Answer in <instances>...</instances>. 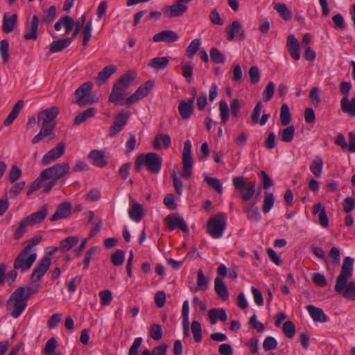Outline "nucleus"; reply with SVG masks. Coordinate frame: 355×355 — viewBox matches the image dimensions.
Returning a JSON list of instances; mask_svg holds the SVG:
<instances>
[{
	"label": "nucleus",
	"instance_id": "50",
	"mask_svg": "<svg viewBox=\"0 0 355 355\" xmlns=\"http://www.w3.org/2000/svg\"><path fill=\"white\" fill-rule=\"evenodd\" d=\"M211 60L216 64L223 63L225 60V56L216 47H212L210 50Z\"/></svg>",
	"mask_w": 355,
	"mask_h": 355
},
{
	"label": "nucleus",
	"instance_id": "37",
	"mask_svg": "<svg viewBox=\"0 0 355 355\" xmlns=\"http://www.w3.org/2000/svg\"><path fill=\"white\" fill-rule=\"evenodd\" d=\"M244 211L250 220L259 221L261 218L259 209L255 206V204H248L244 208Z\"/></svg>",
	"mask_w": 355,
	"mask_h": 355
},
{
	"label": "nucleus",
	"instance_id": "24",
	"mask_svg": "<svg viewBox=\"0 0 355 355\" xmlns=\"http://www.w3.org/2000/svg\"><path fill=\"white\" fill-rule=\"evenodd\" d=\"M125 91L114 84L111 94L109 96V102L114 104L123 105Z\"/></svg>",
	"mask_w": 355,
	"mask_h": 355
},
{
	"label": "nucleus",
	"instance_id": "35",
	"mask_svg": "<svg viewBox=\"0 0 355 355\" xmlns=\"http://www.w3.org/2000/svg\"><path fill=\"white\" fill-rule=\"evenodd\" d=\"M130 217L135 222L141 220L144 215V209L141 205L135 202L131 205L129 211Z\"/></svg>",
	"mask_w": 355,
	"mask_h": 355
},
{
	"label": "nucleus",
	"instance_id": "26",
	"mask_svg": "<svg viewBox=\"0 0 355 355\" xmlns=\"http://www.w3.org/2000/svg\"><path fill=\"white\" fill-rule=\"evenodd\" d=\"M117 68L115 65L110 64L106 66L101 70L98 73L97 77L96 78V83L101 85L104 84L107 80L116 72Z\"/></svg>",
	"mask_w": 355,
	"mask_h": 355
},
{
	"label": "nucleus",
	"instance_id": "57",
	"mask_svg": "<svg viewBox=\"0 0 355 355\" xmlns=\"http://www.w3.org/2000/svg\"><path fill=\"white\" fill-rule=\"evenodd\" d=\"M205 181L218 193H221L223 192L222 184L217 178L206 176Z\"/></svg>",
	"mask_w": 355,
	"mask_h": 355
},
{
	"label": "nucleus",
	"instance_id": "62",
	"mask_svg": "<svg viewBox=\"0 0 355 355\" xmlns=\"http://www.w3.org/2000/svg\"><path fill=\"white\" fill-rule=\"evenodd\" d=\"M274 92L275 84L272 82H269L262 94L263 101H270L272 98Z\"/></svg>",
	"mask_w": 355,
	"mask_h": 355
},
{
	"label": "nucleus",
	"instance_id": "3",
	"mask_svg": "<svg viewBox=\"0 0 355 355\" xmlns=\"http://www.w3.org/2000/svg\"><path fill=\"white\" fill-rule=\"evenodd\" d=\"M27 306V302L23 297V289L17 288L10 296L6 304V309L10 311L14 318H17Z\"/></svg>",
	"mask_w": 355,
	"mask_h": 355
},
{
	"label": "nucleus",
	"instance_id": "49",
	"mask_svg": "<svg viewBox=\"0 0 355 355\" xmlns=\"http://www.w3.org/2000/svg\"><path fill=\"white\" fill-rule=\"evenodd\" d=\"M219 111L221 121L223 124H225L229 119L230 110L227 103L225 101H220L219 103Z\"/></svg>",
	"mask_w": 355,
	"mask_h": 355
},
{
	"label": "nucleus",
	"instance_id": "16",
	"mask_svg": "<svg viewBox=\"0 0 355 355\" xmlns=\"http://www.w3.org/2000/svg\"><path fill=\"white\" fill-rule=\"evenodd\" d=\"M137 76L135 71L129 70L116 80L114 84L126 92L127 89L133 84Z\"/></svg>",
	"mask_w": 355,
	"mask_h": 355
},
{
	"label": "nucleus",
	"instance_id": "21",
	"mask_svg": "<svg viewBox=\"0 0 355 355\" xmlns=\"http://www.w3.org/2000/svg\"><path fill=\"white\" fill-rule=\"evenodd\" d=\"M88 158L94 166L100 168L105 167L107 164L105 159V153L102 150H92L88 155Z\"/></svg>",
	"mask_w": 355,
	"mask_h": 355
},
{
	"label": "nucleus",
	"instance_id": "34",
	"mask_svg": "<svg viewBox=\"0 0 355 355\" xmlns=\"http://www.w3.org/2000/svg\"><path fill=\"white\" fill-rule=\"evenodd\" d=\"M168 57H156L153 58L148 63V67L156 70L164 69L169 64Z\"/></svg>",
	"mask_w": 355,
	"mask_h": 355
},
{
	"label": "nucleus",
	"instance_id": "36",
	"mask_svg": "<svg viewBox=\"0 0 355 355\" xmlns=\"http://www.w3.org/2000/svg\"><path fill=\"white\" fill-rule=\"evenodd\" d=\"M39 25V18L37 15H33L31 21L30 33L24 35L26 40H36L37 37V30Z\"/></svg>",
	"mask_w": 355,
	"mask_h": 355
},
{
	"label": "nucleus",
	"instance_id": "25",
	"mask_svg": "<svg viewBox=\"0 0 355 355\" xmlns=\"http://www.w3.org/2000/svg\"><path fill=\"white\" fill-rule=\"evenodd\" d=\"M340 108L343 113L355 116V97L349 99V97L343 96L340 101Z\"/></svg>",
	"mask_w": 355,
	"mask_h": 355
},
{
	"label": "nucleus",
	"instance_id": "54",
	"mask_svg": "<svg viewBox=\"0 0 355 355\" xmlns=\"http://www.w3.org/2000/svg\"><path fill=\"white\" fill-rule=\"evenodd\" d=\"M93 28L92 20L90 19L85 26L83 28V45L86 46L92 37V31Z\"/></svg>",
	"mask_w": 355,
	"mask_h": 355
},
{
	"label": "nucleus",
	"instance_id": "28",
	"mask_svg": "<svg viewBox=\"0 0 355 355\" xmlns=\"http://www.w3.org/2000/svg\"><path fill=\"white\" fill-rule=\"evenodd\" d=\"M306 309L315 322H325L327 321V315L322 309L313 305H307Z\"/></svg>",
	"mask_w": 355,
	"mask_h": 355
},
{
	"label": "nucleus",
	"instance_id": "55",
	"mask_svg": "<svg viewBox=\"0 0 355 355\" xmlns=\"http://www.w3.org/2000/svg\"><path fill=\"white\" fill-rule=\"evenodd\" d=\"M282 330L287 338H292L295 334V326L292 321L288 320L284 323Z\"/></svg>",
	"mask_w": 355,
	"mask_h": 355
},
{
	"label": "nucleus",
	"instance_id": "58",
	"mask_svg": "<svg viewBox=\"0 0 355 355\" xmlns=\"http://www.w3.org/2000/svg\"><path fill=\"white\" fill-rule=\"evenodd\" d=\"M58 342L54 338H51L45 344L44 354L45 355H52L54 354Z\"/></svg>",
	"mask_w": 355,
	"mask_h": 355
},
{
	"label": "nucleus",
	"instance_id": "41",
	"mask_svg": "<svg viewBox=\"0 0 355 355\" xmlns=\"http://www.w3.org/2000/svg\"><path fill=\"white\" fill-rule=\"evenodd\" d=\"M274 8L284 20L288 21L291 19V12L284 3H275Z\"/></svg>",
	"mask_w": 355,
	"mask_h": 355
},
{
	"label": "nucleus",
	"instance_id": "32",
	"mask_svg": "<svg viewBox=\"0 0 355 355\" xmlns=\"http://www.w3.org/2000/svg\"><path fill=\"white\" fill-rule=\"evenodd\" d=\"M160 141L163 144V148H166V149L168 148L171 146V137L168 134H164V133L158 134L155 137L153 143V146L155 149L159 150L162 148Z\"/></svg>",
	"mask_w": 355,
	"mask_h": 355
},
{
	"label": "nucleus",
	"instance_id": "46",
	"mask_svg": "<svg viewBox=\"0 0 355 355\" xmlns=\"http://www.w3.org/2000/svg\"><path fill=\"white\" fill-rule=\"evenodd\" d=\"M295 131V127L293 125L284 128L280 133L282 141L286 143L291 142L294 137Z\"/></svg>",
	"mask_w": 355,
	"mask_h": 355
},
{
	"label": "nucleus",
	"instance_id": "30",
	"mask_svg": "<svg viewBox=\"0 0 355 355\" xmlns=\"http://www.w3.org/2000/svg\"><path fill=\"white\" fill-rule=\"evenodd\" d=\"M24 105V103L23 100H19L16 104L12 107L11 112L7 116V118L3 121V125L5 126H9L12 123V122L15 121V119L17 117L18 114H19L21 110Z\"/></svg>",
	"mask_w": 355,
	"mask_h": 355
},
{
	"label": "nucleus",
	"instance_id": "15",
	"mask_svg": "<svg viewBox=\"0 0 355 355\" xmlns=\"http://www.w3.org/2000/svg\"><path fill=\"white\" fill-rule=\"evenodd\" d=\"M72 204L70 202H64L58 205L54 214L50 218L51 222L68 218L72 213Z\"/></svg>",
	"mask_w": 355,
	"mask_h": 355
},
{
	"label": "nucleus",
	"instance_id": "61",
	"mask_svg": "<svg viewBox=\"0 0 355 355\" xmlns=\"http://www.w3.org/2000/svg\"><path fill=\"white\" fill-rule=\"evenodd\" d=\"M9 44L6 40L0 42V53L1 55L3 63H6L9 58Z\"/></svg>",
	"mask_w": 355,
	"mask_h": 355
},
{
	"label": "nucleus",
	"instance_id": "39",
	"mask_svg": "<svg viewBox=\"0 0 355 355\" xmlns=\"http://www.w3.org/2000/svg\"><path fill=\"white\" fill-rule=\"evenodd\" d=\"M241 30V24L238 21H234L230 28H227V38L229 41H232L235 38L236 33H239Z\"/></svg>",
	"mask_w": 355,
	"mask_h": 355
},
{
	"label": "nucleus",
	"instance_id": "56",
	"mask_svg": "<svg viewBox=\"0 0 355 355\" xmlns=\"http://www.w3.org/2000/svg\"><path fill=\"white\" fill-rule=\"evenodd\" d=\"M30 226L25 218L21 220L19 223V227L16 229L13 237L15 240L21 239L26 232V227Z\"/></svg>",
	"mask_w": 355,
	"mask_h": 355
},
{
	"label": "nucleus",
	"instance_id": "4",
	"mask_svg": "<svg viewBox=\"0 0 355 355\" xmlns=\"http://www.w3.org/2000/svg\"><path fill=\"white\" fill-rule=\"evenodd\" d=\"M93 83L85 82L81 85L75 92L73 103L80 107H85L97 102V98L92 93Z\"/></svg>",
	"mask_w": 355,
	"mask_h": 355
},
{
	"label": "nucleus",
	"instance_id": "1",
	"mask_svg": "<svg viewBox=\"0 0 355 355\" xmlns=\"http://www.w3.org/2000/svg\"><path fill=\"white\" fill-rule=\"evenodd\" d=\"M354 259L347 257L344 259L341 272L336 278L335 291L347 300H355V282L348 279L353 275Z\"/></svg>",
	"mask_w": 355,
	"mask_h": 355
},
{
	"label": "nucleus",
	"instance_id": "33",
	"mask_svg": "<svg viewBox=\"0 0 355 355\" xmlns=\"http://www.w3.org/2000/svg\"><path fill=\"white\" fill-rule=\"evenodd\" d=\"M96 114V110L94 107H89L87 110L79 112L74 119V125H80L89 118L94 117Z\"/></svg>",
	"mask_w": 355,
	"mask_h": 355
},
{
	"label": "nucleus",
	"instance_id": "48",
	"mask_svg": "<svg viewBox=\"0 0 355 355\" xmlns=\"http://www.w3.org/2000/svg\"><path fill=\"white\" fill-rule=\"evenodd\" d=\"M191 331L193 335V339L196 343L202 340V327L198 321L194 320L191 323Z\"/></svg>",
	"mask_w": 355,
	"mask_h": 355
},
{
	"label": "nucleus",
	"instance_id": "44",
	"mask_svg": "<svg viewBox=\"0 0 355 355\" xmlns=\"http://www.w3.org/2000/svg\"><path fill=\"white\" fill-rule=\"evenodd\" d=\"M153 86V81H147L144 85H141L137 88L135 91V93L138 96V97L141 99L144 97L146 96L149 92L152 89Z\"/></svg>",
	"mask_w": 355,
	"mask_h": 355
},
{
	"label": "nucleus",
	"instance_id": "52",
	"mask_svg": "<svg viewBox=\"0 0 355 355\" xmlns=\"http://www.w3.org/2000/svg\"><path fill=\"white\" fill-rule=\"evenodd\" d=\"M56 16V7L51 6L49 9L44 11L42 21L46 24H50L55 19Z\"/></svg>",
	"mask_w": 355,
	"mask_h": 355
},
{
	"label": "nucleus",
	"instance_id": "45",
	"mask_svg": "<svg viewBox=\"0 0 355 355\" xmlns=\"http://www.w3.org/2000/svg\"><path fill=\"white\" fill-rule=\"evenodd\" d=\"M201 44V40L200 39H195L191 41L190 44L188 46L186 50V55L189 58H193L198 51Z\"/></svg>",
	"mask_w": 355,
	"mask_h": 355
},
{
	"label": "nucleus",
	"instance_id": "10",
	"mask_svg": "<svg viewBox=\"0 0 355 355\" xmlns=\"http://www.w3.org/2000/svg\"><path fill=\"white\" fill-rule=\"evenodd\" d=\"M130 117V113L128 111H121L114 117L112 125L109 128V135L110 137L116 136L121 131L126 125Z\"/></svg>",
	"mask_w": 355,
	"mask_h": 355
},
{
	"label": "nucleus",
	"instance_id": "9",
	"mask_svg": "<svg viewBox=\"0 0 355 355\" xmlns=\"http://www.w3.org/2000/svg\"><path fill=\"white\" fill-rule=\"evenodd\" d=\"M182 165L183 169L181 175L185 179H188L191 176L193 167L191 144L189 140L186 141L184 144L182 152Z\"/></svg>",
	"mask_w": 355,
	"mask_h": 355
},
{
	"label": "nucleus",
	"instance_id": "13",
	"mask_svg": "<svg viewBox=\"0 0 355 355\" xmlns=\"http://www.w3.org/2000/svg\"><path fill=\"white\" fill-rule=\"evenodd\" d=\"M144 164L147 166L149 171L157 173L161 168L162 159L155 153H148L144 155Z\"/></svg>",
	"mask_w": 355,
	"mask_h": 355
},
{
	"label": "nucleus",
	"instance_id": "31",
	"mask_svg": "<svg viewBox=\"0 0 355 355\" xmlns=\"http://www.w3.org/2000/svg\"><path fill=\"white\" fill-rule=\"evenodd\" d=\"M72 42L73 40L70 37L55 40L50 45V52L54 53L62 51L67 48Z\"/></svg>",
	"mask_w": 355,
	"mask_h": 355
},
{
	"label": "nucleus",
	"instance_id": "40",
	"mask_svg": "<svg viewBox=\"0 0 355 355\" xmlns=\"http://www.w3.org/2000/svg\"><path fill=\"white\" fill-rule=\"evenodd\" d=\"M79 239L76 236H69L60 241V250L63 252L68 251L76 245Z\"/></svg>",
	"mask_w": 355,
	"mask_h": 355
},
{
	"label": "nucleus",
	"instance_id": "47",
	"mask_svg": "<svg viewBox=\"0 0 355 355\" xmlns=\"http://www.w3.org/2000/svg\"><path fill=\"white\" fill-rule=\"evenodd\" d=\"M291 113L288 106L286 104H283L281 107L280 111V121L282 125H287L291 122Z\"/></svg>",
	"mask_w": 355,
	"mask_h": 355
},
{
	"label": "nucleus",
	"instance_id": "23",
	"mask_svg": "<svg viewBox=\"0 0 355 355\" xmlns=\"http://www.w3.org/2000/svg\"><path fill=\"white\" fill-rule=\"evenodd\" d=\"M75 21L73 19L68 15L62 17L55 24V29L60 31L63 26L65 28V33L67 34L70 33L74 26Z\"/></svg>",
	"mask_w": 355,
	"mask_h": 355
},
{
	"label": "nucleus",
	"instance_id": "2",
	"mask_svg": "<svg viewBox=\"0 0 355 355\" xmlns=\"http://www.w3.org/2000/svg\"><path fill=\"white\" fill-rule=\"evenodd\" d=\"M59 112V108L56 106H53L37 114V121L42 123V127L40 132L32 139L33 144L38 143L46 137H49V140L55 138L56 136L53 130L56 125L55 119Z\"/></svg>",
	"mask_w": 355,
	"mask_h": 355
},
{
	"label": "nucleus",
	"instance_id": "43",
	"mask_svg": "<svg viewBox=\"0 0 355 355\" xmlns=\"http://www.w3.org/2000/svg\"><path fill=\"white\" fill-rule=\"evenodd\" d=\"M167 345L162 343L153 349L152 352L148 349H144L141 355H166L167 350Z\"/></svg>",
	"mask_w": 355,
	"mask_h": 355
},
{
	"label": "nucleus",
	"instance_id": "18",
	"mask_svg": "<svg viewBox=\"0 0 355 355\" xmlns=\"http://www.w3.org/2000/svg\"><path fill=\"white\" fill-rule=\"evenodd\" d=\"M194 108V97L180 102L178 112L183 119H188L192 115Z\"/></svg>",
	"mask_w": 355,
	"mask_h": 355
},
{
	"label": "nucleus",
	"instance_id": "64",
	"mask_svg": "<svg viewBox=\"0 0 355 355\" xmlns=\"http://www.w3.org/2000/svg\"><path fill=\"white\" fill-rule=\"evenodd\" d=\"M182 76L188 83H191L193 76V67L188 62L182 63Z\"/></svg>",
	"mask_w": 355,
	"mask_h": 355
},
{
	"label": "nucleus",
	"instance_id": "22",
	"mask_svg": "<svg viewBox=\"0 0 355 355\" xmlns=\"http://www.w3.org/2000/svg\"><path fill=\"white\" fill-rule=\"evenodd\" d=\"M286 46L291 57L294 60H298L300 58V44L293 35H290L288 37Z\"/></svg>",
	"mask_w": 355,
	"mask_h": 355
},
{
	"label": "nucleus",
	"instance_id": "59",
	"mask_svg": "<svg viewBox=\"0 0 355 355\" xmlns=\"http://www.w3.org/2000/svg\"><path fill=\"white\" fill-rule=\"evenodd\" d=\"M26 185L25 181H21L15 184L9 190L8 196L10 198H15Z\"/></svg>",
	"mask_w": 355,
	"mask_h": 355
},
{
	"label": "nucleus",
	"instance_id": "12",
	"mask_svg": "<svg viewBox=\"0 0 355 355\" xmlns=\"http://www.w3.org/2000/svg\"><path fill=\"white\" fill-rule=\"evenodd\" d=\"M51 263V259L45 256L37 264L36 267L33 269L31 279L32 282H35L39 281L43 275L49 270Z\"/></svg>",
	"mask_w": 355,
	"mask_h": 355
},
{
	"label": "nucleus",
	"instance_id": "29",
	"mask_svg": "<svg viewBox=\"0 0 355 355\" xmlns=\"http://www.w3.org/2000/svg\"><path fill=\"white\" fill-rule=\"evenodd\" d=\"M17 14H13L11 16H8L7 14H4L2 24V30L3 33H9L12 32L17 25Z\"/></svg>",
	"mask_w": 355,
	"mask_h": 355
},
{
	"label": "nucleus",
	"instance_id": "63",
	"mask_svg": "<svg viewBox=\"0 0 355 355\" xmlns=\"http://www.w3.org/2000/svg\"><path fill=\"white\" fill-rule=\"evenodd\" d=\"M21 173V170L17 165H12L9 172V182L10 183H14L20 178Z\"/></svg>",
	"mask_w": 355,
	"mask_h": 355
},
{
	"label": "nucleus",
	"instance_id": "7",
	"mask_svg": "<svg viewBox=\"0 0 355 355\" xmlns=\"http://www.w3.org/2000/svg\"><path fill=\"white\" fill-rule=\"evenodd\" d=\"M232 181L235 189L239 191L243 200L248 201L253 197L255 193V182L246 183L243 176L234 177Z\"/></svg>",
	"mask_w": 355,
	"mask_h": 355
},
{
	"label": "nucleus",
	"instance_id": "38",
	"mask_svg": "<svg viewBox=\"0 0 355 355\" xmlns=\"http://www.w3.org/2000/svg\"><path fill=\"white\" fill-rule=\"evenodd\" d=\"M323 160L321 157H315L311 162L310 170L315 177L319 178L322 175Z\"/></svg>",
	"mask_w": 355,
	"mask_h": 355
},
{
	"label": "nucleus",
	"instance_id": "8",
	"mask_svg": "<svg viewBox=\"0 0 355 355\" xmlns=\"http://www.w3.org/2000/svg\"><path fill=\"white\" fill-rule=\"evenodd\" d=\"M70 171V166L67 162H62L56 164L54 166L43 170L42 173V178L43 179L50 180L53 179L56 181L64 175L68 174Z\"/></svg>",
	"mask_w": 355,
	"mask_h": 355
},
{
	"label": "nucleus",
	"instance_id": "6",
	"mask_svg": "<svg viewBox=\"0 0 355 355\" xmlns=\"http://www.w3.org/2000/svg\"><path fill=\"white\" fill-rule=\"evenodd\" d=\"M37 259V254L23 249L16 257L13 268L22 272L28 271Z\"/></svg>",
	"mask_w": 355,
	"mask_h": 355
},
{
	"label": "nucleus",
	"instance_id": "42",
	"mask_svg": "<svg viewBox=\"0 0 355 355\" xmlns=\"http://www.w3.org/2000/svg\"><path fill=\"white\" fill-rule=\"evenodd\" d=\"M275 202V198L271 192H265L262 209L264 213H268L272 209Z\"/></svg>",
	"mask_w": 355,
	"mask_h": 355
},
{
	"label": "nucleus",
	"instance_id": "53",
	"mask_svg": "<svg viewBox=\"0 0 355 355\" xmlns=\"http://www.w3.org/2000/svg\"><path fill=\"white\" fill-rule=\"evenodd\" d=\"M209 284V279L205 277L203 271L200 269L198 271L197 276V285L198 288L201 291H205L207 290Z\"/></svg>",
	"mask_w": 355,
	"mask_h": 355
},
{
	"label": "nucleus",
	"instance_id": "60",
	"mask_svg": "<svg viewBox=\"0 0 355 355\" xmlns=\"http://www.w3.org/2000/svg\"><path fill=\"white\" fill-rule=\"evenodd\" d=\"M150 336L155 340H159L162 338L163 331L159 324H154L150 327Z\"/></svg>",
	"mask_w": 355,
	"mask_h": 355
},
{
	"label": "nucleus",
	"instance_id": "20",
	"mask_svg": "<svg viewBox=\"0 0 355 355\" xmlns=\"http://www.w3.org/2000/svg\"><path fill=\"white\" fill-rule=\"evenodd\" d=\"M187 10L186 5H182L176 1V3L171 6H166L163 8L164 13L168 17H175L182 15Z\"/></svg>",
	"mask_w": 355,
	"mask_h": 355
},
{
	"label": "nucleus",
	"instance_id": "27",
	"mask_svg": "<svg viewBox=\"0 0 355 355\" xmlns=\"http://www.w3.org/2000/svg\"><path fill=\"white\" fill-rule=\"evenodd\" d=\"M214 290L218 297L222 300H227L229 298L227 288L223 279L219 277H216L214 279Z\"/></svg>",
	"mask_w": 355,
	"mask_h": 355
},
{
	"label": "nucleus",
	"instance_id": "17",
	"mask_svg": "<svg viewBox=\"0 0 355 355\" xmlns=\"http://www.w3.org/2000/svg\"><path fill=\"white\" fill-rule=\"evenodd\" d=\"M48 205H44L38 211L31 214L25 219L30 226H33L42 223L48 214Z\"/></svg>",
	"mask_w": 355,
	"mask_h": 355
},
{
	"label": "nucleus",
	"instance_id": "14",
	"mask_svg": "<svg viewBox=\"0 0 355 355\" xmlns=\"http://www.w3.org/2000/svg\"><path fill=\"white\" fill-rule=\"evenodd\" d=\"M165 222L168 228L171 231L179 228L184 233L189 232V228L185 221L177 214L168 215L165 218Z\"/></svg>",
	"mask_w": 355,
	"mask_h": 355
},
{
	"label": "nucleus",
	"instance_id": "5",
	"mask_svg": "<svg viewBox=\"0 0 355 355\" xmlns=\"http://www.w3.org/2000/svg\"><path fill=\"white\" fill-rule=\"evenodd\" d=\"M227 216L225 213H218L209 218L207 223V232L213 239L220 238L227 226Z\"/></svg>",
	"mask_w": 355,
	"mask_h": 355
},
{
	"label": "nucleus",
	"instance_id": "51",
	"mask_svg": "<svg viewBox=\"0 0 355 355\" xmlns=\"http://www.w3.org/2000/svg\"><path fill=\"white\" fill-rule=\"evenodd\" d=\"M110 259L114 266H119L124 262L125 253L122 250H117L111 255Z\"/></svg>",
	"mask_w": 355,
	"mask_h": 355
},
{
	"label": "nucleus",
	"instance_id": "19",
	"mask_svg": "<svg viewBox=\"0 0 355 355\" xmlns=\"http://www.w3.org/2000/svg\"><path fill=\"white\" fill-rule=\"evenodd\" d=\"M179 39L178 35L172 30L162 31L153 36V41L155 42H165L168 43H173L178 41Z\"/></svg>",
	"mask_w": 355,
	"mask_h": 355
},
{
	"label": "nucleus",
	"instance_id": "11",
	"mask_svg": "<svg viewBox=\"0 0 355 355\" xmlns=\"http://www.w3.org/2000/svg\"><path fill=\"white\" fill-rule=\"evenodd\" d=\"M66 144L63 141L58 143L55 147L50 150L44 155L42 163L44 165H49L58 159L65 152Z\"/></svg>",
	"mask_w": 355,
	"mask_h": 355
}]
</instances>
